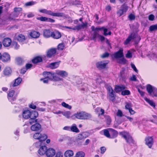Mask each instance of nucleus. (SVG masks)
Instances as JSON below:
<instances>
[{
	"label": "nucleus",
	"instance_id": "bb28decb",
	"mask_svg": "<svg viewBox=\"0 0 157 157\" xmlns=\"http://www.w3.org/2000/svg\"><path fill=\"white\" fill-rule=\"evenodd\" d=\"M30 35L33 38H37L39 36L40 33L38 32L33 31L30 33Z\"/></svg>",
	"mask_w": 157,
	"mask_h": 157
},
{
	"label": "nucleus",
	"instance_id": "680f3d73",
	"mask_svg": "<svg viewBox=\"0 0 157 157\" xmlns=\"http://www.w3.org/2000/svg\"><path fill=\"white\" fill-rule=\"evenodd\" d=\"M131 67L133 69V70L135 72H136L137 73L138 72V70H137V69L136 68V66H135V65L134 64L132 63H131Z\"/></svg>",
	"mask_w": 157,
	"mask_h": 157
},
{
	"label": "nucleus",
	"instance_id": "0eeeda50",
	"mask_svg": "<svg viewBox=\"0 0 157 157\" xmlns=\"http://www.w3.org/2000/svg\"><path fill=\"white\" fill-rule=\"evenodd\" d=\"M91 29L92 30H96L98 32L99 30H103V35L105 36H107L108 35H111V33L110 31H109L108 33L107 32L108 31L107 29L105 28L104 27H98L95 28L94 26H92L91 27Z\"/></svg>",
	"mask_w": 157,
	"mask_h": 157
},
{
	"label": "nucleus",
	"instance_id": "6e6d98bb",
	"mask_svg": "<svg viewBox=\"0 0 157 157\" xmlns=\"http://www.w3.org/2000/svg\"><path fill=\"white\" fill-rule=\"evenodd\" d=\"M22 10V8L20 7H16L14 9V13H19Z\"/></svg>",
	"mask_w": 157,
	"mask_h": 157
},
{
	"label": "nucleus",
	"instance_id": "de8ad7c7",
	"mask_svg": "<svg viewBox=\"0 0 157 157\" xmlns=\"http://www.w3.org/2000/svg\"><path fill=\"white\" fill-rule=\"evenodd\" d=\"M156 30H157V25H153L150 27L149 30L151 31Z\"/></svg>",
	"mask_w": 157,
	"mask_h": 157
},
{
	"label": "nucleus",
	"instance_id": "e2e57ef3",
	"mask_svg": "<svg viewBox=\"0 0 157 157\" xmlns=\"http://www.w3.org/2000/svg\"><path fill=\"white\" fill-rule=\"evenodd\" d=\"M128 18L130 20H132L135 19V17L134 15L131 14L128 16Z\"/></svg>",
	"mask_w": 157,
	"mask_h": 157
},
{
	"label": "nucleus",
	"instance_id": "774afa93",
	"mask_svg": "<svg viewBox=\"0 0 157 157\" xmlns=\"http://www.w3.org/2000/svg\"><path fill=\"white\" fill-rule=\"evenodd\" d=\"M155 18L153 14L149 15L148 17V19L149 20L152 21L154 20Z\"/></svg>",
	"mask_w": 157,
	"mask_h": 157
},
{
	"label": "nucleus",
	"instance_id": "09e8293b",
	"mask_svg": "<svg viewBox=\"0 0 157 157\" xmlns=\"http://www.w3.org/2000/svg\"><path fill=\"white\" fill-rule=\"evenodd\" d=\"M130 94V91L128 90H125L121 92V94L123 95H128Z\"/></svg>",
	"mask_w": 157,
	"mask_h": 157
},
{
	"label": "nucleus",
	"instance_id": "13d9d810",
	"mask_svg": "<svg viewBox=\"0 0 157 157\" xmlns=\"http://www.w3.org/2000/svg\"><path fill=\"white\" fill-rule=\"evenodd\" d=\"M16 62L18 65H20L22 63V60L21 58H18L16 59Z\"/></svg>",
	"mask_w": 157,
	"mask_h": 157
},
{
	"label": "nucleus",
	"instance_id": "4c0bfd02",
	"mask_svg": "<svg viewBox=\"0 0 157 157\" xmlns=\"http://www.w3.org/2000/svg\"><path fill=\"white\" fill-rule=\"evenodd\" d=\"M121 8L124 13L127 12L128 9V7L126 5L124 4L121 6Z\"/></svg>",
	"mask_w": 157,
	"mask_h": 157
},
{
	"label": "nucleus",
	"instance_id": "f03ea898",
	"mask_svg": "<svg viewBox=\"0 0 157 157\" xmlns=\"http://www.w3.org/2000/svg\"><path fill=\"white\" fill-rule=\"evenodd\" d=\"M40 13H45L53 16L61 17L63 18L67 17V16L62 13H54L50 10H47L45 9H40L39 10Z\"/></svg>",
	"mask_w": 157,
	"mask_h": 157
},
{
	"label": "nucleus",
	"instance_id": "c756f323",
	"mask_svg": "<svg viewBox=\"0 0 157 157\" xmlns=\"http://www.w3.org/2000/svg\"><path fill=\"white\" fill-rule=\"evenodd\" d=\"M74 155L73 151L71 150L66 151L64 153V155L65 157H71Z\"/></svg>",
	"mask_w": 157,
	"mask_h": 157
},
{
	"label": "nucleus",
	"instance_id": "5fc2aeb1",
	"mask_svg": "<svg viewBox=\"0 0 157 157\" xmlns=\"http://www.w3.org/2000/svg\"><path fill=\"white\" fill-rule=\"evenodd\" d=\"M55 157H63V153L61 151L58 152L56 153Z\"/></svg>",
	"mask_w": 157,
	"mask_h": 157
},
{
	"label": "nucleus",
	"instance_id": "dca6fc26",
	"mask_svg": "<svg viewBox=\"0 0 157 157\" xmlns=\"http://www.w3.org/2000/svg\"><path fill=\"white\" fill-rule=\"evenodd\" d=\"M12 41L10 38L7 37L4 38L3 41V44L6 47L9 46L11 44Z\"/></svg>",
	"mask_w": 157,
	"mask_h": 157
},
{
	"label": "nucleus",
	"instance_id": "412c9836",
	"mask_svg": "<svg viewBox=\"0 0 157 157\" xmlns=\"http://www.w3.org/2000/svg\"><path fill=\"white\" fill-rule=\"evenodd\" d=\"M61 33L58 31L52 32V37L55 39H59L61 37Z\"/></svg>",
	"mask_w": 157,
	"mask_h": 157
},
{
	"label": "nucleus",
	"instance_id": "f3484780",
	"mask_svg": "<svg viewBox=\"0 0 157 157\" xmlns=\"http://www.w3.org/2000/svg\"><path fill=\"white\" fill-rule=\"evenodd\" d=\"M47 149V147L46 146H41L38 150V153L40 155H43L45 154L46 155V151Z\"/></svg>",
	"mask_w": 157,
	"mask_h": 157
},
{
	"label": "nucleus",
	"instance_id": "c85d7f7f",
	"mask_svg": "<svg viewBox=\"0 0 157 157\" xmlns=\"http://www.w3.org/2000/svg\"><path fill=\"white\" fill-rule=\"evenodd\" d=\"M109 130L111 132L112 137L111 138H114L116 137L118 135V132L116 130L112 129L109 128Z\"/></svg>",
	"mask_w": 157,
	"mask_h": 157
},
{
	"label": "nucleus",
	"instance_id": "423d86ee",
	"mask_svg": "<svg viewBox=\"0 0 157 157\" xmlns=\"http://www.w3.org/2000/svg\"><path fill=\"white\" fill-rule=\"evenodd\" d=\"M94 31L93 33L91 34L90 37V39L96 40V38H98L101 41L104 40L105 38L104 36L99 35L98 33V31L96 30H92Z\"/></svg>",
	"mask_w": 157,
	"mask_h": 157
},
{
	"label": "nucleus",
	"instance_id": "1a4fd4ad",
	"mask_svg": "<svg viewBox=\"0 0 157 157\" xmlns=\"http://www.w3.org/2000/svg\"><path fill=\"white\" fill-rule=\"evenodd\" d=\"M121 133L122 137L126 140L127 143L129 144L133 143V140L132 137L128 132H123Z\"/></svg>",
	"mask_w": 157,
	"mask_h": 157
},
{
	"label": "nucleus",
	"instance_id": "052dcab7",
	"mask_svg": "<svg viewBox=\"0 0 157 157\" xmlns=\"http://www.w3.org/2000/svg\"><path fill=\"white\" fill-rule=\"evenodd\" d=\"M117 115L119 117L123 116V114L122 112L120 110L118 109L117 113Z\"/></svg>",
	"mask_w": 157,
	"mask_h": 157
},
{
	"label": "nucleus",
	"instance_id": "aec40b11",
	"mask_svg": "<svg viewBox=\"0 0 157 157\" xmlns=\"http://www.w3.org/2000/svg\"><path fill=\"white\" fill-rule=\"evenodd\" d=\"M52 32L49 29H45L43 31V35L46 38L52 37Z\"/></svg>",
	"mask_w": 157,
	"mask_h": 157
},
{
	"label": "nucleus",
	"instance_id": "6ab92c4d",
	"mask_svg": "<svg viewBox=\"0 0 157 157\" xmlns=\"http://www.w3.org/2000/svg\"><path fill=\"white\" fill-rule=\"evenodd\" d=\"M30 114V111L29 110H24L22 112V117L24 119H28L29 118Z\"/></svg>",
	"mask_w": 157,
	"mask_h": 157
},
{
	"label": "nucleus",
	"instance_id": "7ed1b4c3",
	"mask_svg": "<svg viewBox=\"0 0 157 157\" xmlns=\"http://www.w3.org/2000/svg\"><path fill=\"white\" fill-rule=\"evenodd\" d=\"M35 139L39 140V141L35 143L36 146L38 147L41 144V141L45 140L47 138V136L45 134H41L40 133H36L33 135Z\"/></svg>",
	"mask_w": 157,
	"mask_h": 157
},
{
	"label": "nucleus",
	"instance_id": "393cba45",
	"mask_svg": "<svg viewBox=\"0 0 157 157\" xmlns=\"http://www.w3.org/2000/svg\"><path fill=\"white\" fill-rule=\"evenodd\" d=\"M16 39L19 42H23L25 40V36L21 34H18L16 37Z\"/></svg>",
	"mask_w": 157,
	"mask_h": 157
},
{
	"label": "nucleus",
	"instance_id": "58836bf2",
	"mask_svg": "<svg viewBox=\"0 0 157 157\" xmlns=\"http://www.w3.org/2000/svg\"><path fill=\"white\" fill-rule=\"evenodd\" d=\"M105 117L107 124L109 125L110 124L111 121V120L110 117L109 116L106 115L105 116Z\"/></svg>",
	"mask_w": 157,
	"mask_h": 157
},
{
	"label": "nucleus",
	"instance_id": "473e14b6",
	"mask_svg": "<svg viewBox=\"0 0 157 157\" xmlns=\"http://www.w3.org/2000/svg\"><path fill=\"white\" fill-rule=\"evenodd\" d=\"M21 81L22 79L21 78H17L15 80L14 82L13 85V86H18L21 83Z\"/></svg>",
	"mask_w": 157,
	"mask_h": 157
},
{
	"label": "nucleus",
	"instance_id": "ea45409f",
	"mask_svg": "<svg viewBox=\"0 0 157 157\" xmlns=\"http://www.w3.org/2000/svg\"><path fill=\"white\" fill-rule=\"evenodd\" d=\"M12 47L15 49H17L20 47V46L16 42H13L12 44Z\"/></svg>",
	"mask_w": 157,
	"mask_h": 157
},
{
	"label": "nucleus",
	"instance_id": "f8f14e48",
	"mask_svg": "<svg viewBox=\"0 0 157 157\" xmlns=\"http://www.w3.org/2000/svg\"><path fill=\"white\" fill-rule=\"evenodd\" d=\"M14 91L12 90L9 91L8 94V99L12 103L13 101H15L16 99V96H14Z\"/></svg>",
	"mask_w": 157,
	"mask_h": 157
},
{
	"label": "nucleus",
	"instance_id": "39448f33",
	"mask_svg": "<svg viewBox=\"0 0 157 157\" xmlns=\"http://www.w3.org/2000/svg\"><path fill=\"white\" fill-rule=\"evenodd\" d=\"M147 90L150 96L157 97V89L156 88L150 84H148L147 86Z\"/></svg>",
	"mask_w": 157,
	"mask_h": 157
},
{
	"label": "nucleus",
	"instance_id": "6e6552de",
	"mask_svg": "<svg viewBox=\"0 0 157 157\" xmlns=\"http://www.w3.org/2000/svg\"><path fill=\"white\" fill-rule=\"evenodd\" d=\"M109 63L108 61H99L96 63V66L99 70L106 68L107 65Z\"/></svg>",
	"mask_w": 157,
	"mask_h": 157
},
{
	"label": "nucleus",
	"instance_id": "2f4dec72",
	"mask_svg": "<svg viewBox=\"0 0 157 157\" xmlns=\"http://www.w3.org/2000/svg\"><path fill=\"white\" fill-rule=\"evenodd\" d=\"M12 72L11 70L10 67H8L5 68L4 71V73L5 75H8L10 74Z\"/></svg>",
	"mask_w": 157,
	"mask_h": 157
},
{
	"label": "nucleus",
	"instance_id": "69168bd1",
	"mask_svg": "<svg viewBox=\"0 0 157 157\" xmlns=\"http://www.w3.org/2000/svg\"><path fill=\"white\" fill-rule=\"evenodd\" d=\"M124 13L122 10L121 8L117 12V14L119 16H121Z\"/></svg>",
	"mask_w": 157,
	"mask_h": 157
},
{
	"label": "nucleus",
	"instance_id": "7c9ffc66",
	"mask_svg": "<svg viewBox=\"0 0 157 157\" xmlns=\"http://www.w3.org/2000/svg\"><path fill=\"white\" fill-rule=\"evenodd\" d=\"M30 113L31 114H30V118L36 119V118L37 117L38 115V112L35 111H33L32 112H30Z\"/></svg>",
	"mask_w": 157,
	"mask_h": 157
},
{
	"label": "nucleus",
	"instance_id": "a18cd8bd",
	"mask_svg": "<svg viewBox=\"0 0 157 157\" xmlns=\"http://www.w3.org/2000/svg\"><path fill=\"white\" fill-rule=\"evenodd\" d=\"M65 46L63 43L59 44L58 46V49L59 50H63Z\"/></svg>",
	"mask_w": 157,
	"mask_h": 157
},
{
	"label": "nucleus",
	"instance_id": "a878e982",
	"mask_svg": "<svg viewBox=\"0 0 157 157\" xmlns=\"http://www.w3.org/2000/svg\"><path fill=\"white\" fill-rule=\"evenodd\" d=\"M56 50L55 48H51L47 52V55L48 57H51L56 53Z\"/></svg>",
	"mask_w": 157,
	"mask_h": 157
},
{
	"label": "nucleus",
	"instance_id": "3c124183",
	"mask_svg": "<svg viewBox=\"0 0 157 157\" xmlns=\"http://www.w3.org/2000/svg\"><path fill=\"white\" fill-rule=\"evenodd\" d=\"M36 3V2L34 1L29 2L26 3L25 5L26 6H29L33 5Z\"/></svg>",
	"mask_w": 157,
	"mask_h": 157
},
{
	"label": "nucleus",
	"instance_id": "338daca9",
	"mask_svg": "<svg viewBox=\"0 0 157 157\" xmlns=\"http://www.w3.org/2000/svg\"><path fill=\"white\" fill-rule=\"evenodd\" d=\"M81 25H77L75 26L74 28H73V30H79L80 29L82 28Z\"/></svg>",
	"mask_w": 157,
	"mask_h": 157
},
{
	"label": "nucleus",
	"instance_id": "b1692460",
	"mask_svg": "<svg viewBox=\"0 0 157 157\" xmlns=\"http://www.w3.org/2000/svg\"><path fill=\"white\" fill-rule=\"evenodd\" d=\"M60 62L59 61L51 63L49 64V66L52 69H56L59 66Z\"/></svg>",
	"mask_w": 157,
	"mask_h": 157
},
{
	"label": "nucleus",
	"instance_id": "4d7b16f0",
	"mask_svg": "<svg viewBox=\"0 0 157 157\" xmlns=\"http://www.w3.org/2000/svg\"><path fill=\"white\" fill-rule=\"evenodd\" d=\"M125 56L126 58H131L132 57V53L129 51H128L127 53L126 54Z\"/></svg>",
	"mask_w": 157,
	"mask_h": 157
},
{
	"label": "nucleus",
	"instance_id": "f257e3e1",
	"mask_svg": "<svg viewBox=\"0 0 157 157\" xmlns=\"http://www.w3.org/2000/svg\"><path fill=\"white\" fill-rule=\"evenodd\" d=\"M44 74L45 75H47V77L54 81H62L63 78H65L68 75V73L66 71L59 70H56L55 73L45 72Z\"/></svg>",
	"mask_w": 157,
	"mask_h": 157
},
{
	"label": "nucleus",
	"instance_id": "2eb2a0df",
	"mask_svg": "<svg viewBox=\"0 0 157 157\" xmlns=\"http://www.w3.org/2000/svg\"><path fill=\"white\" fill-rule=\"evenodd\" d=\"M113 56L116 59L123 57L124 56L123 50L122 49H120L118 51L114 53Z\"/></svg>",
	"mask_w": 157,
	"mask_h": 157
},
{
	"label": "nucleus",
	"instance_id": "9b49d317",
	"mask_svg": "<svg viewBox=\"0 0 157 157\" xmlns=\"http://www.w3.org/2000/svg\"><path fill=\"white\" fill-rule=\"evenodd\" d=\"M107 89L108 94L110 97L111 100L113 101H114L115 100V96L114 92L112 87L110 86H107Z\"/></svg>",
	"mask_w": 157,
	"mask_h": 157
},
{
	"label": "nucleus",
	"instance_id": "4be33fe9",
	"mask_svg": "<svg viewBox=\"0 0 157 157\" xmlns=\"http://www.w3.org/2000/svg\"><path fill=\"white\" fill-rule=\"evenodd\" d=\"M1 59L3 61L7 62L10 60V56L7 53H4L2 56Z\"/></svg>",
	"mask_w": 157,
	"mask_h": 157
},
{
	"label": "nucleus",
	"instance_id": "0e129e2a",
	"mask_svg": "<svg viewBox=\"0 0 157 157\" xmlns=\"http://www.w3.org/2000/svg\"><path fill=\"white\" fill-rule=\"evenodd\" d=\"M84 133H83L82 134H79L77 136V139L78 140H81L84 138V136H83V134Z\"/></svg>",
	"mask_w": 157,
	"mask_h": 157
},
{
	"label": "nucleus",
	"instance_id": "c03bdc74",
	"mask_svg": "<svg viewBox=\"0 0 157 157\" xmlns=\"http://www.w3.org/2000/svg\"><path fill=\"white\" fill-rule=\"evenodd\" d=\"M45 72H44L43 73V75L45 77V78H41L40 79V80L43 81V82L44 83H48V78L49 79L51 80L50 79H49L47 77V75H44V73Z\"/></svg>",
	"mask_w": 157,
	"mask_h": 157
},
{
	"label": "nucleus",
	"instance_id": "c9c22d12",
	"mask_svg": "<svg viewBox=\"0 0 157 157\" xmlns=\"http://www.w3.org/2000/svg\"><path fill=\"white\" fill-rule=\"evenodd\" d=\"M85 155V153L82 151H79L76 154L75 157H84Z\"/></svg>",
	"mask_w": 157,
	"mask_h": 157
},
{
	"label": "nucleus",
	"instance_id": "603ef678",
	"mask_svg": "<svg viewBox=\"0 0 157 157\" xmlns=\"http://www.w3.org/2000/svg\"><path fill=\"white\" fill-rule=\"evenodd\" d=\"M36 19L39 20H40L41 21H47V17H38L36 18Z\"/></svg>",
	"mask_w": 157,
	"mask_h": 157
},
{
	"label": "nucleus",
	"instance_id": "e433bc0d",
	"mask_svg": "<svg viewBox=\"0 0 157 157\" xmlns=\"http://www.w3.org/2000/svg\"><path fill=\"white\" fill-rule=\"evenodd\" d=\"M62 114L67 118L70 117L71 112L69 111H66L62 113Z\"/></svg>",
	"mask_w": 157,
	"mask_h": 157
},
{
	"label": "nucleus",
	"instance_id": "37998d69",
	"mask_svg": "<svg viewBox=\"0 0 157 157\" xmlns=\"http://www.w3.org/2000/svg\"><path fill=\"white\" fill-rule=\"evenodd\" d=\"M117 62L118 63L124 64L126 63V60L123 57L121 59H118Z\"/></svg>",
	"mask_w": 157,
	"mask_h": 157
},
{
	"label": "nucleus",
	"instance_id": "a211bd4d",
	"mask_svg": "<svg viewBox=\"0 0 157 157\" xmlns=\"http://www.w3.org/2000/svg\"><path fill=\"white\" fill-rule=\"evenodd\" d=\"M41 128V125L37 122L33 125L31 127V130L33 131H38Z\"/></svg>",
	"mask_w": 157,
	"mask_h": 157
},
{
	"label": "nucleus",
	"instance_id": "72a5a7b5",
	"mask_svg": "<svg viewBox=\"0 0 157 157\" xmlns=\"http://www.w3.org/2000/svg\"><path fill=\"white\" fill-rule=\"evenodd\" d=\"M42 60V58L39 56H37L34 58L32 60V62L34 63H36L41 62Z\"/></svg>",
	"mask_w": 157,
	"mask_h": 157
},
{
	"label": "nucleus",
	"instance_id": "49530a36",
	"mask_svg": "<svg viewBox=\"0 0 157 157\" xmlns=\"http://www.w3.org/2000/svg\"><path fill=\"white\" fill-rule=\"evenodd\" d=\"M104 135L108 138H111L109 132L107 129H104L103 130Z\"/></svg>",
	"mask_w": 157,
	"mask_h": 157
},
{
	"label": "nucleus",
	"instance_id": "4468645a",
	"mask_svg": "<svg viewBox=\"0 0 157 157\" xmlns=\"http://www.w3.org/2000/svg\"><path fill=\"white\" fill-rule=\"evenodd\" d=\"M137 35L135 33H132L126 39L124 42V44H127L132 40L136 37Z\"/></svg>",
	"mask_w": 157,
	"mask_h": 157
},
{
	"label": "nucleus",
	"instance_id": "20e7f679",
	"mask_svg": "<svg viewBox=\"0 0 157 157\" xmlns=\"http://www.w3.org/2000/svg\"><path fill=\"white\" fill-rule=\"evenodd\" d=\"M74 116L77 118L81 120L89 119L91 117L90 114L84 111L77 112L74 114Z\"/></svg>",
	"mask_w": 157,
	"mask_h": 157
},
{
	"label": "nucleus",
	"instance_id": "ddd939ff",
	"mask_svg": "<svg viewBox=\"0 0 157 157\" xmlns=\"http://www.w3.org/2000/svg\"><path fill=\"white\" fill-rule=\"evenodd\" d=\"M56 153L55 150L52 148L47 149L46 151V156L48 157H53Z\"/></svg>",
	"mask_w": 157,
	"mask_h": 157
},
{
	"label": "nucleus",
	"instance_id": "f704fd0d",
	"mask_svg": "<svg viewBox=\"0 0 157 157\" xmlns=\"http://www.w3.org/2000/svg\"><path fill=\"white\" fill-rule=\"evenodd\" d=\"M145 100L151 106L153 107L154 108L155 107V105L154 102L151 100H150L149 99L147 98H144Z\"/></svg>",
	"mask_w": 157,
	"mask_h": 157
},
{
	"label": "nucleus",
	"instance_id": "9d476101",
	"mask_svg": "<svg viewBox=\"0 0 157 157\" xmlns=\"http://www.w3.org/2000/svg\"><path fill=\"white\" fill-rule=\"evenodd\" d=\"M145 144L150 148H151L154 143L153 137L148 136L146 137L145 140Z\"/></svg>",
	"mask_w": 157,
	"mask_h": 157
},
{
	"label": "nucleus",
	"instance_id": "cd10ccee",
	"mask_svg": "<svg viewBox=\"0 0 157 157\" xmlns=\"http://www.w3.org/2000/svg\"><path fill=\"white\" fill-rule=\"evenodd\" d=\"M70 131L76 133H78L80 132L79 130L75 124H73L70 127Z\"/></svg>",
	"mask_w": 157,
	"mask_h": 157
},
{
	"label": "nucleus",
	"instance_id": "864d4df0",
	"mask_svg": "<svg viewBox=\"0 0 157 157\" xmlns=\"http://www.w3.org/2000/svg\"><path fill=\"white\" fill-rule=\"evenodd\" d=\"M125 108L126 109L129 110L130 109H132V105L130 103H126L125 106Z\"/></svg>",
	"mask_w": 157,
	"mask_h": 157
},
{
	"label": "nucleus",
	"instance_id": "79ce46f5",
	"mask_svg": "<svg viewBox=\"0 0 157 157\" xmlns=\"http://www.w3.org/2000/svg\"><path fill=\"white\" fill-rule=\"evenodd\" d=\"M63 107L68 109H71L72 107L71 105H69L68 104L66 103L65 102H63L61 103Z\"/></svg>",
	"mask_w": 157,
	"mask_h": 157
},
{
	"label": "nucleus",
	"instance_id": "bf43d9fd",
	"mask_svg": "<svg viewBox=\"0 0 157 157\" xmlns=\"http://www.w3.org/2000/svg\"><path fill=\"white\" fill-rule=\"evenodd\" d=\"M109 54L108 52H105L101 55V57L102 58H105L109 56Z\"/></svg>",
	"mask_w": 157,
	"mask_h": 157
},
{
	"label": "nucleus",
	"instance_id": "8fccbe9b",
	"mask_svg": "<svg viewBox=\"0 0 157 157\" xmlns=\"http://www.w3.org/2000/svg\"><path fill=\"white\" fill-rule=\"evenodd\" d=\"M29 123L30 124H32L34 123L37 122V119L34 118H30L29 121Z\"/></svg>",
	"mask_w": 157,
	"mask_h": 157
},
{
	"label": "nucleus",
	"instance_id": "5701e85b",
	"mask_svg": "<svg viewBox=\"0 0 157 157\" xmlns=\"http://www.w3.org/2000/svg\"><path fill=\"white\" fill-rule=\"evenodd\" d=\"M125 89V86L122 85L120 86H116L115 87V90L116 92L118 93L122 90Z\"/></svg>",
	"mask_w": 157,
	"mask_h": 157
},
{
	"label": "nucleus",
	"instance_id": "a19ab883",
	"mask_svg": "<svg viewBox=\"0 0 157 157\" xmlns=\"http://www.w3.org/2000/svg\"><path fill=\"white\" fill-rule=\"evenodd\" d=\"M95 111L98 112L100 111V113H99V115H103L105 112V111L103 109L100 107H98L97 108L95 109Z\"/></svg>",
	"mask_w": 157,
	"mask_h": 157
}]
</instances>
